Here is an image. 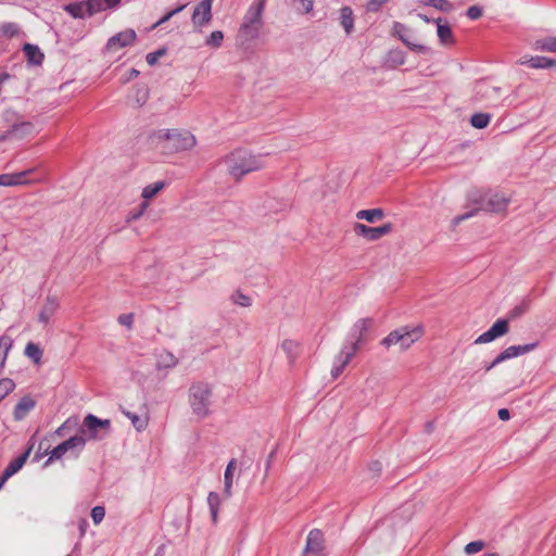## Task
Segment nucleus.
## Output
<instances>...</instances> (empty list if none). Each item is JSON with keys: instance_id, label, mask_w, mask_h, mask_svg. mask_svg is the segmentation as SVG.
I'll return each instance as SVG.
<instances>
[{"instance_id": "423d86ee", "label": "nucleus", "mask_w": 556, "mask_h": 556, "mask_svg": "<svg viewBox=\"0 0 556 556\" xmlns=\"http://www.w3.org/2000/svg\"><path fill=\"white\" fill-rule=\"evenodd\" d=\"M422 334L424 328L421 326H403L391 331L386 338H383L381 340V345L386 349H390L393 345H400V349L405 351L418 341Z\"/></svg>"}, {"instance_id": "aec40b11", "label": "nucleus", "mask_w": 556, "mask_h": 556, "mask_svg": "<svg viewBox=\"0 0 556 556\" xmlns=\"http://www.w3.org/2000/svg\"><path fill=\"white\" fill-rule=\"evenodd\" d=\"M357 351V343H352L351 346H344L340 354L336 357L333 366L340 367V369L343 371V369L351 362Z\"/></svg>"}, {"instance_id": "864d4df0", "label": "nucleus", "mask_w": 556, "mask_h": 556, "mask_svg": "<svg viewBox=\"0 0 556 556\" xmlns=\"http://www.w3.org/2000/svg\"><path fill=\"white\" fill-rule=\"evenodd\" d=\"M105 516V509L103 506H96L91 509V518L96 525H99Z\"/></svg>"}, {"instance_id": "f257e3e1", "label": "nucleus", "mask_w": 556, "mask_h": 556, "mask_svg": "<svg viewBox=\"0 0 556 556\" xmlns=\"http://www.w3.org/2000/svg\"><path fill=\"white\" fill-rule=\"evenodd\" d=\"M469 201L476 205V208L458 215L453 218L454 226L459 225L462 222L472 217L478 211H485L491 213H503L509 203V198L503 193L486 191V192H472L469 195Z\"/></svg>"}, {"instance_id": "4be33fe9", "label": "nucleus", "mask_w": 556, "mask_h": 556, "mask_svg": "<svg viewBox=\"0 0 556 556\" xmlns=\"http://www.w3.org/2000/svg\"><path fill=\"white\" fill-rule=\"evenodd\" d=\"M357 351V343H352L351 346H344L340 354L336 357L333 366L340 367V369L343 371V369L351 362Z\"/></svg>"}, {"instance_id": "7ed1b4c3", "label": "nucleus", "mask_w": 556, "mask_h": 556, "mask_svg": "<svg viewBox=\"0 0 556 556\" xmlns=\"http://www.w3.org/2000/svg\"><path fill=\"white\" fill-rule=\"evenodd\" d=\"M266 0H253L249 7L243 22L239 28V35L247 41L256 39L263 27V12Z\"/></svg>"}, {"instance_id": "f704fd0d", "label": "nucleus", "mask_w": 556, "mask_h": 556, "mask_svg": "<svg viewBox=\"0 0 556 556\" xmlns=\"http://www.w3.org/2000/svg\"><path fill=\"white\" fill-rule=\"evenodd\" d=\"M437 34L441 41V43L446 45L453 41V33L447 24H441V18H438L437 21Z\"/></svg>"}, {"instance_id": "e2e57ef3", "label": "nucleus", "mask_w": 556, "mask_h": 556, "mask_svg": "<svg viewBox=\"0 0 556 556\" xmlns=\"http://www.w3.org/2000/svg\"><path fill=\"white\" fill-rule=\"evenodd\" d=\"M342 374V370L340 369V367H332L331 369V376L336 379L338 378L340 375Z\"/></svg>"}, {"instance_id": "79ce46f5", "label": "nucleus", "mask_w": 556, "mask_h": 556, "mask_svg": "<svg viewBox=\"0 0 556 556\" xmlns=\"http://www.w3.org/2000/svg\"><path fill=\"white\" fill-rule=\"evenodd\" d=\"M124 414L131 420L132 426L138 430L142 431L148 426V418L140 417L135 413L124 410Z\"/></svg>"}, {"instance_id": "bf43d9fd", "label": "nucleus", "mask_w": 556, "mask_h": 556, "mask_svg": "<svg viewBox=\"0 0 556 556\" xmlns=\"http://www.w3.org/2000/svg\"><path fill=\"white\" fill-rule=\"evenodd\" d=\"M497 416L501 420H508L510 418V413L507 408H501L497 412Z\"/></svg>"}, {"instance_id": "37998d69", "label": "nucleus", "mask_w": 556, "mask_h": 556, "mask_svg": "<svg viewBox=\"0 0 556 556\" xmlns=\"http://www.w3.org/2000/svg\"><path fill=\"white\" fill-rule=\"evenodd\" d=\"M388 63L392 66H400L405 63V53L402 50H391L388 54Z\"/></svg>"}, {"instance_id": "338daca9", "label": "nucleus", "mask_w": 556, "mask_h": 556, "mask_svg": "<svg viewBox=\"0 0 556 556\" xmlns=\"http://www.w3.org/2000/svg\"><path fill=\"white\" fill-rule=\"evenodd\" d=\"M371 469L375 470V471H380L381 470V464L379 462H375L371 465Z\"/></svg>"}, {"instance_id": "0e129e2a", "label": "nucleus", "mask_w": 556, "mask_h": 556, "mask_svg": "<svg viewBox=\"0 0 556 556\" xmlns=\"http://www.w3.org/2000/svg\"><path fill=\"white\" fill-rule=\"evenodd\" d=\"M500 363H495V358L490 364H484V370L490 371L492 368H494Z\"/></svg>"}, {"instance_id": "6ab92c4d", "label": "nucleus", "mask_w": 556, "mask_h": 556, "mask_svg": "<svg viewBox=\"0 0 556 556\" xmlns=\"http://www.w3.org/2000/svg\"><path fill=\"white\" fill-rule=\"evenodd\" d=\"M372 324V318H362L354 324L351 336L355 339L353 343H357V349H359L364 334L371 328Z\"/></svg>"}, {"instance_id": "9d476101", "label": "nucleus", "mask_w": 556, "mask_h": 556, "mask_svg": "<svg viewBox=\"0 0 556 556\" xmlns=\"http://www.w3.org/2000/svg\"><path fill=\"white\" fill-rule=\"evenodd\" d=\"M392 35L397 37L408 49L416 53L428 54L430 48L424 45L415 43L412 38L413 34L408 27L400 22H394L392 25Z\"/></svg>"}, {"instance_id": "a19ab883", "label": "nucleus", "mask_w": 556, "mask_h": 556, "mask_svg": "<svg viewBox=\"0 0 556 556\" xmlns=\"http://www.w3.org/2000/svg\"><path fill=\"white\" fill-rule=\"evenodd\" d=\"M164 186L165 184L163 181H156L151 185H148L147 187L143 188L141 195L146 200H150L154 198L164 188Z\"/></svg>"}, {"instance_id": "cd10ccee", "label": "nucleus", "mask_w": 556, "mask_h": 556, "mask_svg": "<svg viewBox=\"0 0 556 556\" xmlns=\"http://www.w3.org/2000/svg\"><path fill=\"white\" fill-rule=\"evenodd\" d=\"M384 212L382 208L361 210L356 213L357 219H364L368 223H376L382 219Z\"/></svg>"}, {"instance_id": "58836bf2", "label": "nucleus", "mask_w": 556, "mask_h": 556, "mask_svg": "<svg viewBox=\"0 0 556 556\" xmlns=\"http://www.w3.org/2000/svg\"><path fill=\"white\" fill-rule=\"evenodd\" d=\"M0 33L4 37L12 38L21 34V28L16 23L7 22L0 25Z\"/></svg>"}, {"instance_id": "1a4fd4ad", "label": "nucleus", "mask_w": 556, "mask_h": 556, "mask_svg": "<svg viewBox=\"0 0 556 556\" xmlns=\"http://www.w3.org/2000/svg\"><path fill=\"white\" fill-rule=\"evenodd\" d=\"M114 9L110 0H86L80 3H71L66 11L76 18H84L96 13Z\"/></svg>"}, {"instance_id": "2eb2a0df", "label": "nucleus", "mask_w": 556, "mask_h": 556, "mask_svg": "<svg viewBox=\"0 0 556 556\" xmlns=\"http://www.w3.org/2000/svg\"><path fill=\"white\" fill-rule=\"evenodd\" d=\"M136 39V31L134 29H126L111 37L106 42L109 51H117L121 48L131 45Z\"/></svg>"}, {"instance_id": "c03bdc74", "label": "nucleus", "mask_w": 556, "mask_h": 556, "mask_svg": "<svg viewBox=\"0 0 556 556\" xmlns=\"http://www.w3.org/2000/svg\"><path fill=\"white\" fill-rule=\"evenodd\" d=\"M425 5L433 7L442 12H450L453 9L448 0H421Z\"/></svg>"}, {"instance_id": "13d9d810", "label": "nucleus", "mask_w": 556, "mask_h": 556, "mask_svg": "<svg viewBox=\"0 0 556 556\" xmlns=\"http://www.w3.org/2000/svg\"><path fill=\"white\" fill-rule=\"evenodd\" d=\"M118 323L123 326H126L127 328H131L134 323V315L132 314H122L118 316Z\"/></svg>"}, {"instance_id": "393cba45", "label": "nucleus", "mask_w": 556, "mask_h": 556, "mask_svg": "<svg viewBox=\"0 0 556 556\" xmlns=\"http://www.w3.org/2000/svg\"><path fill=\"white\" fill-rule=\"evenodd\" d=\"M521 64L528 65L531 68H549L556 66V60L536 55L522 60Z\"/></svg>"}, {"instance_id": "7c9ffc66", "label": "nucleus", "mask_w": 556, "mask_h": 556, "mask_svg": "<svg viewBox=\"0 0 556 556\" xmlns=\"http://www.w3.org/2000/svg\"><path fill=\"white\" fill-rule=\"evenodd\" d=\"M533 49L536 51L556 52V37L549 36L542 39H538Z\"/></svg>"}, {"instance_id": "2f4dec72", "label": "nucleus", "mask_w": 556, "mask_h": 556, "mask_svg": "<svg viewBox=\"0 0 556 556\" xmlns=\"http://www.w3.org/2000/svg\"><path fill=\"white\" fill-rule=\"evenodd\" d=\"M530 307V299L523 298L519 304L513 307L507 315L508 321L521 317Z\"/></svg>"}, {"instance_id": "f03ea898", "label": "nucleus", "mask_w": 556, "mask_h": 556, "mask_svg": "<svg viewBox=\"0 0 556 556\" xmlns=\"http://www.w3.org/2000/svg\"><path fill=\"white\" fill-rule=\"evenodd\" d=\"M224 163L228 174L237 181L243 176L260 170L265 166L262 155H254L242 149L229 153L225 157Z\"/></svg>"}, {"instance_id": "f8f14e48", "label": "nucleus", "mask_w": 556, "mask_h": 556, "mask_svg": "<svg viewBox=\"0 0 556 556\" xmlns=\"http://www.w3.org/2000/svg\"><path fill=\"white\" fill-rule=\"evenodd\" d=\"M509 331L508 319L498 318L489 330L480 334L476 340L475 344H485L492 342Z\"/></svg>"}, {"instance_id": "f3484780", "label": "nucleus", "mask_w": 556, "mask_h": 556, "mask_svg": "<svg viewBox=\"0 0 556 556\" xmlns=\"http://www.w3.org/2000/svg\"><path fill=\"white\" fill-rule=\"evenodd\" d=\"M501 88L491 86L485 81L476 85V98L478 100H496L500 98Z\"/></svg>"}, {"instance_id": "b1692460", "label": "nucleus", "mask_w": 556, "mask_h": 556, "mask_svg": "<svg viewBox=\"0 0 556 556\" xmlns=\"http://www.w3.org/2000/svg\"><path fill=\"white\" fill-rule=\"evenodd\" d=\"M35 407V401L29 397H23L14 407V419L22 420Z\"/></svg>"}, {"instance_id": "39448f33", "label": "nucleus", "mask_w": 556, "mask_h": 556, "mask_svg": "<svg viewBox=\"0 0 556 556\" xmlns=\"http://www.w3.org/2000/svg\"><path fill=\"white\" fill-rule=\"evenodd\" d=\"M212 395V387L207 382H194L189 388V404L198 418L203 419L208 416Z\"/></svg>"}, {"instance_id": "ddd939ff", "label": "nucleus", "mask_w": 556, "mask_h": 556, "mask_svg": "<svg viewBox=\"0 0 556 556\" xmlns=\"http://www.w3.org/2000/svg\"><path fill=\"white\" fill-rule=\"evenodd\" d=\"M392 230V225L390 223L378 226V227H369L364 224H355L354 231L356 235L366 238L369 241H376L381 237L390 233Z\"/></svg>"}, {"instance_id": "9b49d317", "label": "nucleus", "mask_w": 556, "mask_h": 556, "mask_svg": "<svg viewBox=\"0 0 556 556\" xmlns=\"http://www.w3.org/2000/svg\"><path fill=\"white\" fill-rule=\"evenodd\" d=\"M325 548L324 533L319 529L311 530L306 538L303 556H325Z\"/></svg>"}, {"instance_id": "a878e982", "label": "nucleus", "mask_w": 556, "mask_h": 556, "mask_svg": "<svg viewBox=\"0 0 556 556\" xmlns=\"http://www.w3.org/2000/svg\"><path fill=\"white\" fill-rule=\"evenodd\" d=\"M33 446H30L24 454L20 455L15 459H13L3 470L5 473V478H11L13 475H15L26 463Z\"/></svg>"}, {"instance_id": "c756f323", "label": "nucleus", "mask_w": 556, "mask_h": 556, "mask_svg": "<svg viewBox=\"0 0 556 556\" xmlns=\"http://www.w3.org/2000/svg\"><path fill=\"white\" fill-rule=\"evenodd\" d=\"M177 358L168 351H163L157 355L156 366L159 369H168L177 365Z\"/></svg>"}, {"instance_id": "412c9836", "label": "nucleus", "mask_w": 556, "mask_h": 556, "mask_svg": "<svg viewBox=\"0 0 556 556\" xmlns=\"http://www.w3.org/2000/svg\"><path fill=\"white\" fill-rule=\"evenodd\" d=\"M357 351V343H352L351 346H344L340 354L336 357L333 366L340 367V369L343 371V369L351 362Z\"/></svg>"}, {"instance_id": "774afa93", "label": "nucleus", "mask_w": 556, "mask_h": 556, "mask_svg": "<svg viewBox=\"0 0 556 556\" xmlns=\"http://www.w3.org/2000/svg\"><path fill=\"white\" fill-rule=\"evenodd\" d=\"M9 478H5V473L2 472L1 477H0V490L3 488L4 483L7 482Z\"/></svg>"}, {"instance_id": "09e8293b", "label": "nucleus", "mask_w": 556, "mask_h": 556, "mask_svg": "<svg viewBox=\"0 0 556 556\" xmlns=\"http://www.w3.org/2000/svg\"><path fill=\"white\" fill-rule=\"evenodd\" d=\"M538 345H539V342H532V343L522 344V345H513V349H514V352L517 357V356L527 354V353L535 350L538 348Z\"/></svg>"}, {"instance_id": "69168bd1", "label": "nucleus", "mask_w": 556, "mask_h": 556, "mask_svg": "<svg viewBox=\"0 0 556 556\" xmlns=\"http://www.w3.org/2000/svg\"><path fill=\"white\" fill-rule=\"evenodd\" d=\"M139 75V71L135 70V68H131L130 72H129V76L127 77L126 80H130L135 77H137Z\"/></svg>"}, {"instance_id": "bb28decb", "label": "nucleus", "mask_w": 556, "mask_h": 556, "mask_svg": "<svg viewBox=\"0 0 556 556\" xmlns=\"http://www.w3.org/2000/svg\"><path fill=\"white\" fill-rule=\"evenodd\" d=\"M23 51L25 52L27 60L33 65H40L43 61V53L40 51L38 46L31 43H25L23 47Z\"/></svg>"}, {"instance_id": "5fc2aeb1", "label": "nucleus", "mask_w": 556, "mask_h": 556, "mask_svg": "<svg viewBox=\"0 0 556 556\" xmlns=\"http://www.w3.org/2000/svg\"><path fill=\"white\" fill-rule=\"evenodd\" d=\"M186 8V4H182L172 11H169L168 13H166L162 18H160L154 25H153V28L162 25L163 23L167 22L169 18H172L174 15L178 14L179 12H181L184 9Z\"/></svg>"}, {"instance_id": "6e6d98bb", "label": "nucleus", "mask_w": 556, "mask_h": 556, "mask_svg": "<svg viewBox=\"0 0 556 556\" xmlns=\"http://www.w3.org/2000/svg\"><path fill=\"white\" fill-rule=\"evenodd\" d=\"M466 15L470 20H478L482 15V9L479 5H472L468 8Z\"/></svg>"}, {"instance_id": "72a5a7b5", "label": "nucleus", "mask_w": 556, "mask_h": 556, "mask_svg": "<svg viewBox=\"0 0 556 556\" xmlns=\"http://www.w3.org/2000/svg\"><path fill=\"white\" fill-rule=\"evenodd\" d=\"M281 349L287 354L290 364H293L298 357L299 343L293 340H285L281 343Z\"/></svg>"}, {"instance_id": "4d7b16f0", "label": "nucleus", "mask_w": 556, "mask_h": 556, "mask_svg": "<svg viewBox=\"0 0 556 556\" xmlns=\"http://www.w3.org/2000/svg\"><path fill=\"white\" fill-rule=\"evenodd\" d=\"M386 2H388V0H370L367 3L366 9L368 12H377Z\"/></svg>"}, {"instance_id": "603ef678", "label": "nucleus", "mask_w": 556, "mask_h": 556, "mask_svg": "<svg viewBox=\"0 0 556 556\" xmlns=\"http://www.w3.org/2000/svg\"><path fill=\"white\" fill-rule=\"evenodd\" d=\"M514 357H516V354L514 352L513 345H510L495 357V363H503Z\"/></svg>"}, {"instance_id": "de8ad7c7", "label": "nucleus", "mask_w": 556, "mask_h": 556, "mask_svg": "<svg viewBox=\"0 0 556 556\" xmlns=\"http://www.w3.org/2000/svg\"><path fill=\"white\" fill-rule=\"evenodd\" d=\"M231 300L235 304L242 307H249L252 304L251 298L241 293L240 291L235 292L231 295Z\"/></svg>"}, {"instance_id": "680f3d73", "label": "nucleus", "mask_w": 556, "mask_h": 556, "mask_svg": "<svg viewBox=\"0 0 556 556\" xmlns=\"http://www.w3.org/2000/svg\"><path fill=\"white\" fill-rule=\"evenodd\" d=\"M12 139V135L10 134V129L0 134V142Z\"/></svg>"}, {"instance_id": "c9c22d12", "label": "nucleus", "mask_w": 556, "mask_h": 556, "mask_svg": "<svg viewBox=\"0 0 556 556\" xmlns=\"http://www.w3.org/2000/svg\"><path fill=\"white\" fill-rule=\"evenodd\" d=\"M220 504L219 495L216 492H210L207 495V505L210 507L211 518L213 523L217 522L218 508Z\"/></svg>"}, {"instance_id": "052dcab7", "label": "nucleus", "mask_w": 556, "mask_h": 556, "mask_svg": "<svg viewBox=\"0 0 556 556\" xmlns=\"http://www.w3.org/2000/svg\"><path fill=\"white\" fill-rule=\"evenodd\" d=\"M305 12H309L313 9V2L311 0H302Z\"/></svg>"}, {"instance_id": "c85d7f7f", "label": "nucleus", "mask_w": 556, "mask_h": 556, "mask_svg": "<svg viewBox=\"0 0 556 556\" xmlns=\"http://www.w3.org/2000/svg\"><path fill=\"white\" fill-rule=\"evenodd\" d=\"M340 24L349 35L354 28L353 11L350 7H343L340 10Z\"/></svg>"}, {"instance_id": "0eeeda50", "label": "nucleus", "mask_w": 556, "mask_h": 556, "mask_svg": "<svg viewBox=\"0 0 556 556\" xmlns=\"http://www.w3.org/2000/svg\"><path fill=\"white\" fill-rule=\"evenodd\" d=\"M87 443V438L80 435L77 431L76 434L70 437L67 440L63 441L59 445H56L51 452L50 456L47 459L45 466H48L54 460L61 459L64 455H67L71 458L77 459L83 451L85 450Z\"/></svg>"}, {"instance_id": "4468645a", "label": "nucleus", "mask_w": 556, "mask_h": 556, "mask_svg": "<svg viewBox=\"0 0 556 556\" xmlns=\"http://www.w3.org/2000/svg\"><path fill=\"white\" fill-rule=\"evenodd\" d=\"M213 0H202L193 10L192 23L194 26H204L212 20Z\"/></svg>"}, {"instance_id": "dca6fc26", "label": "nucleus", "mask_w": 556, "mask_h": 556, "mask_svg": "<svg viewBox=\"0 0 556 556\" xmlns=\"http://www.w3.org/2000/svg\"><path fill=\"white\" fill-rule=\"evenodd\" d=\"M59 308L58 298L54 295H48L42 308L38 314V321L48 325L51 317L54 315L56 309Z\"/></svg>"}, {"instance_id": "4c0bfd02", "label": "nucleus", "mask_w": 556, "mask_h": 556, "mask_svg": "<svg viewBox=\"0 0 556 556\" xmlns=\"http://www.w3.org/2000/svg\"><path fill=\"white\" fill-rule=\"evenodd\" d=\"M24 353L34 363H36V364L40 363L41 357H42V351L38 344H36L34 342H28L25 346Z\"/></svg>"}, {"instance_id": "8fccbe9b", "label": "nucleus", "mask_w": 556, "mask_h": 556, "mask_svg": "<svg viewBox=\"0 0 556 556\" xmlns=\"http://www.w3.org/2000/svg\"><path fill=\"white\" fill-rule=\"evenodd\" d=\"M166 53L165 48H161L154 52H150L146 55V61L150 66H153L157 63L159 59Z\"/></svg>"}, {"instance_id": "5701e85b", "label": "nucleus", "mask_w": 556, "mask_h": 556, "mask_svg": "<svg viewBox=\"0 0 556 556\" xmlns=\"http://www.w3.org/2000/svg\"><path fill=\"white\" fill-rule=\"evenodd\" d=\"M35 131V127L30 122H21L15 123L10 128V134L12 138L22 140L33 135Z\"/></svg>"}, {"instance_id": "3c124183", "label": "nucleus", "mask_w": 556, "mask_h": 556, "mask_svg": "<svg viewBox=\"0 0 556 556\" xmlns=\"http://www.w3.org/2000/svg\"><path fill=\"white\" fill-rule=\"evenodd\" d=\"M484 547L483 541H472L465 546V553L468 555L476 554Z\"/></svg>"}, {"instance_id": "e433bc0d", "label": "nucleus", "mask_w": 556, "mask_h": 556, "mask_svg": "<svg viewBox=\"0 0 556 556\" xmlns=\"http://www.w3.org/2000/svg\"><path fill=\"white\" fill-rule=\"evenodd\" d=\"M491 121V114L489 113H475L470 117V124L473 128L483 129Z\"/></svg>"}, {"instance_id": "473e14b6", "label": "nucleus", "mask_w": 556, "mask_h": 556, "mask_svg": "<svg viewBox=\"0 0 556 556\" xmlns=\"http://www.w3.org/2000/svg\"><path fill=\"white\" fill-rule=\"evenodd\" d=\"M236 467V459H231L225 470L224 479H225V488L224 494L226 497L231 496V488H232V478H233V469Z\"/></svg>"}, {"instance_id": "49530a36", "label": "nucleus", "mask_w": 556, "mask_h": 556, "mask_svg": "<svg viewBox=\"0 0 556 556\" xmlns=\"http://www.w3.org/2000/svg\"><path fill=\"white\" fill-rule=\"evenodd\" d=\"M78 425L77 418H67L55 431L54 435L65 437L67 431L75 428Z\"/></svg>"}, {"instance_id": "6e6552de", "label": "nucleus", "mask_w": 556, "mask_h": 556, "mask_svg": "<svg viewBox=\"0 0 556 556\" xmlns=\"http://www.w3.org/2000/svg\"><path fill=\"white\" fill-rule=\"evenodd\" d=\"M111 427V421L109 419H100L92 414H88L85 416L81 426L78 428V432L80 435L86 437L88 440H102L104 434L101 432H108Z\"/></svg>"}, {"instance_id": "ea45409f", "label": "nucleus", "mask_w": 556, "mask_h": 556, "mask_svg": "<svg viewBox=\"0 0 556 556\" xmlns=\"http://www.w3.org/2000/svg\"><path fill=\"white\" fill-rule=\"evenodd\" d=\"M12 348V340L9 337L0 338V370L4 367L8 353Z\"/></svg>"}, {"instance_id": "a18cd8bd", "label": "nucleus", "mask_w": 556, "mask_h": 556, "mask_svg": "<svg viewBox=\"0 0 556 556\" xmlns=\"http://www.w3.org/2000/svg\"><path fill=\"white\" fill-rule=\"evenodd\" d=\"M223 41H224V34H223V31L214 30L206 38L205 45L211 47V48H219L223 45Z\"/></svg>"}, {"instance_id": "20e7f679", "label": "nucleus", "mask_w": 556, "mask_h": 556, "mask_svg": "<svg viewBox=\"0 0 556 556\" xmlns=\"http://www.w3.org/2000/svg\"><path fill=\"white\" fill-rule=\"evenodd\" d=\"M153 139L164 142L163 149L170 152L190 150L195 144V137L187 130L160 129L153 134Z\"/></svg>"}, {"instance_id": "a211bd4d", "label": "nucleus", "mask_w": 556, "mask_h": 556, "mask_svg": "<svg viewBox=\"0 0 556 556\" xmlns=\"http://www.w3.org/2000/svg\"><path fill=\"white\" fill-rule=\"evenodd\" d=\"M34 170V168H29L27 170L20 173L2 174L0 175V186L9 187L25 185L28 182L27 180H25V177L31 174Z\"/></svg>"}]
</instances>
